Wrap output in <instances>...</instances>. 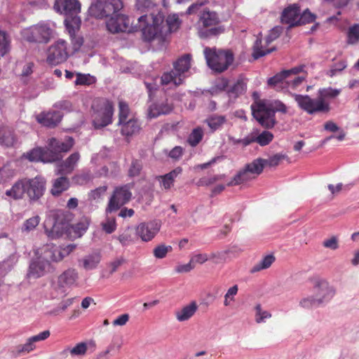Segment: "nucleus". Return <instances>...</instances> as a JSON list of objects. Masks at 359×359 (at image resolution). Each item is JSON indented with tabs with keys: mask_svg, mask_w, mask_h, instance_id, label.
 <instances>
[{
	"mask_svg": "<svg viewBox=\"0 0 359 359\" xmlns=\"http://www.w3.org/2000/svg\"><path fill=\"white\" fill-rule=\"evenodd\" d=\"M265 166V159L262 158H256L245 165L252 175H260Z\"/></svg>",
	"mask_w": 359,
	"mask_h": 359,
	"instance_id": "a19ab883",
	"label": "nucleus"
},
{
	"mask_svg": "<svg viewBox=\"0 0 359 359\" xmlns=\"http://www.w3.org/2000/svg\"><path fill=\"white\" fill-rule=\"evenodd\" d=\"M203 130L201 127H197L191 132L189 134L187 142L191 147L197 146L203 137Z\"/></svg>",
	"mask_w": 359,
	"mask_h": 359,
	"instance_id": "37998d69",
	"label": "nucleus"
},
{
	"mask_svg": "<svg viewBox=\"0 0 359 359\" xmlns=\"http://www.w3.org/2000/svg\"><path fill=\"white\" fill-rule=\"evenodd\" d=\"M129 19L126 15L111 13V16L106 21L107 30L111 34L124 32L129 26Z\"/></svg>",
	"mask_w": 359,
	"mask_h": 359,
	"instance_id": "aec40b11",
	"label": "nucleus"
},
{
	"mask_svg": "<svg viewBox=\"0 0 359 359\" xmlns=\"http://www.w3.org/2000/svg\"><path fill=\"white\" fill-rule=\"evenodd\" d=\"M88 224L85 222H79L72 226V228L75 233L79 236H81L87 230Z\"/></svg>",
	"mask_w": 359,
	"mask_h": 359,
	"instance_id": "774afa93",
	"label": "nucleus"
},
{
	"mask_svg": "<svg viewBox=\"0 0 359 359\" xmlns=\"http://www.w3.org/2000/svg\"><path fill=\"white\" fill-rule=\"evenodd\" d=\"M339 93V90L327 88L319 89L318 96L316 99H312L307 95L294 94L292 96L301 109L309 114H314L319 112H329L330 106L329 102L325 101V98L336 97Z\"/></svg>",
	"mask_w": 359,
	"mask_h": 359,
	"instance_id": "f257e3e1",
	"label": "nucleus"
},
{
	"mask_svg": "<svg viewBox=\"0 0 359 359\" xmlns=\"http://www.w3.org/2000/svg\"><path fill=\"white\" fill-rule=\"evenodd\" d=\"M53 269V268L48 260H46L42 256H40L30 263L27 277L38 278L44 276L46 273L50 272Z\"/></svg>",
	"mask_w": 359,
	"mask_h": 359,
	"instance_id": "6ab92c4d",
	"label": "nucleus"
},
{
	"mask_svg": "<svg viewBox=\"0 0 359 359\" xmlns=\"http://www.w3.org/2000/svg\"><path fill=\"white\" fill-rule=\"evenodd\" d=\"M23 38L29 42L47 43L50 38L51 29L44 23H39L25 29L22 32Z\"/></svg>",
	"mask_w": 359,
	"mask_h": 359,
	"instance_id": "f8f14e48",
	"label": "nucleus"
},
{
	"mask_svg": "<svg viewBox=\"0 0 359 359\" xmlns=\"http://www.w3.org/2000/svg\"><path fill=\"white\" fill-rule=\"evenodd\" d=\"M11 39L8 34L0 29V59L9 53Z\"/></svg>",
	"mask_w": 359,
	"mask_h": 359,
	"instance_id": "ea45409f",
	"label": "nucleus"
},
{
	"mask_svg": "<svg viewBox=\"0 0 359 359\" xmlns=\"http://www.w3.org/2000/svg\"><path fill=\"white\" fill-rule=\"evenodd\" d=\"M102 230L107 233H111L116 229V222L114 217H107L101 223Z\"/></svg>",
	"mask_w": 359,
	"mask_h": 359,
	"instance_id": "de8ad7c7",
	"label": "nucleus"
},
{
	"mask_svg": "<svg viewBox=\"0 0 359 359\" xmlns=\"http://www.w3.org/2000/svg\"><path fill=\"white\" fill-rule=\"evenodd\" d=\"M69 224L65 219L62 212H57L53 214V218L49 217L44 222L45 232L47 236L51 239L61 237L69 230Z\"/></svg>",
	"mask_w": 359,
	"mask_h": 359,
	"instance_id": "1a4fd4ad",
	"label": "nucleus"
},
{
	"mask_svg": "<svg viewBox=\"0 0 359 359\" xmlns=\"http://www.w3.org/2000/svg\"><path fill=\"white\" fill-rule=\"evenodd\" d=\"M96 349V343L95 341H90L88 343L80 342L77 344L72 348H65L61 352V355H67L68 353L72 356H83L86 355L88 350L91 353L94 352Z\"/></svg>",
	"mask_w": 359,
	"mask_h": 359,
	"instance_id": "393cba45",
	"label": "nucleus"
},
{
	"mask_svg": "<svg viewBox=\"0 0 359 359\" xmlns=\"http://www.w3.org/2000/svg\"><path fill=\"white\" fill-rule=\"evenodd\" d=\"M138 21L145 41H151L161 36V26L163 22V18L160 13L156 15L154 13L143 15L138 18Z\"/></svg>",
	"mask_w": 359,
	"mask_h": 359,
	"instance_id": "0eeeda50",
	"label": "nucleus"
},
{
	"mask_svg": "<svg viewBox=\"0 0 359 359\" xmlns=\"http://www.w3.org/2000/svg\"><path fill=\"white\" fill-rule=\"evenodd\" d=\"M48 151L46 149L37 147L32 149L25 154V156L29 161H43V162H54L56 156L53 155L50 157Z\"/></svg>",
	"mask_w": 359,
	"mask_h": 359,
	"instance_id": "bb28decb",
	"label": "nucleus"
},
{
	"mask_svg": "<svg viewBox=\"0 0 359 359\" xmlns=\"http://www.w3.org/2000/svg\"><path fill=\"white\" fill-rule=\"evenodd\" d=\"M252 116L259 123L266 128H271L276 123L275 112L286 114L287 108L281 101L276 100L271 104H266L265 100L255 101L251 105Z\"/></svg>",
	"mask_w": 359,
	"mask_h": 359,
	"instance_id": "7ed1b4c3",
	"label": "nucleus"
},
{
	"mask_svg": "<svg viewBox=\"0 0 359 359\" xmlns=\"http://www.w3.org/2000/svg\"><path fill=\"white\" fill-rule=\"evenodd\" d=\"M299 12L300 8L296 4L287 7L282 13V22L288 25L290 27L299 26Z\"/></svg>",
	"mask_w": 359,
	"mask_h": 359,
	"instance_id": "b1692460",
	"label": "nucleus"
},
{
	"mask_svg": "<svg viewBox=\"0 0 359 359\" xmlns=\"http://www.w3.org/2000/svg\"><path fill=\"white\" fill-rule=\"evenodd\" d=\"M205 122L212 131H215L226 122V118L224 116L214 115L207 118Z\"/></svg>",
	"mask_w": 359,
	"mask_h": 359,
	"instance_id": "c03bdc74",
	"label": "nucleus"
},
{
	"mask_svg": "<svg viewBox=\"0 0 359 359\" xmlns=\"http://www.w3.org/2000/svg\"><path fill=\"white\" fill-rule=\"evenodd\" d=\"M359 42V24H355L348 28L347 32V43L356 44Z\"/></svg>",
	"mask_w": 359,
	"mask_h": 359,
	"instance_id": "a18cd8bd",
	"label": "nucleus"
},
{
	"mask_svg": "<svg viewBox=\"0 0 359 359\" xmlns=\"http://www.w3.org/2000/svg\"><path fill=\"white\" fill-rule=\"evenodd\" d=\"M68 57L67 43L63 39L55 41L47 50L46 62L50 65L65 62Z\"/></svg>",
	"mask_w": 359,
	"mask_h": 359,
	"instance_id": "ddd939ff",
	"label": "nucleus"
},
{
	"mask_svg": "<svg viewBox=\"0 0 359 359\" xmlns=\"http://www.w3.org/2000/svg\"><path fill=\"white\" fill-rule=\"evenodd\" d=\"M275 259V257L272 255H266L259 262L252 266L250 269V272L254 273L269 268L274 262Z\"/></svg>",
	"mask_w": 359,
	"mask_h": 359,
	"instance_id": "58836bf2",
	"label": "nucleus"
},
{
	"mask_svg": "<svg viewBox=\"0 0 359 359\" xmlns=\"http://www.w3.org/2000/svg\"><path fill=\"white\" fill-rule=\"evenodd\" d=\"M273 135L271 132L264 131L255 139V142L261 146H266L273 140Z\"/></svg>",
	"mask_w": 359,
	"mask_h": 359,
	"instance_id": "8fccbe9b",
	"label": "nucleus"
},
{
	"mask_svg": "<svg viewBox=\"0 0 359 359\" xmlns=\"http://www.w3.org/2000/svg\"><path fill=\"white\" fill-rule=\"evenodd\" d=\"M79 158L80 154L79 152L72 154L60 165L59 172L60 174H70L74 170Z\"/></svg>",
	"mask_w": 359,
	"mask_h": 359,
	"instance_id": "2f4dec72",
	"label": "nucleus"
},
{
	"mask_svg": "<svg viewBox=\"0 0 359 359\" xmlns=\"http://www.w3.org/2000/svg\"><path fill=\"white\" fill-rule=\"evenodd\" d=\"M304 65L294 67L290 69L283 70L267 81L268 86L276 91L288 92L296 90L303 83L306 76H298L302 72Z\"/></svg>",
	"mask_w": 359,
	"mask_h": 359,
	"instance_id": "f03ea898",
	"label": "nucleus"
},
{
	"mask_svg": "<svg viewBox=\"0 0 359 359\" xmlns=\"http://www.w3.org/2000/svg\"><path fill=\"white\" fill-rule=\"evenodd\" d=\"M238 291V287L237 285H234L231 287L224 295V305L228 306L230 305L231 302L235 300L234 297L237 294Z\"/></svg>",
	"mask_w": 359,
	"mask_h": 359,
	"instance_id": "4d7b16f0",
	"label": "nucleus"
},
{
	"mask_svg": "<svg viewBox=\"0 0 359 359\" xmlns=\"http://www.w3.org/2000/svg\"><path fill=\"white\" fill-rule=\"evenodd\" d=\"M101 253L95 252L86 255L79 262H82V266L86 270H93L97 268L101 261Z\"/></svg>",
	"mask_w": 359,
	"mask_h": 359,
	"instance_id": "473e14b6",
	"label": "nucleus"
},
{
	"mask_svg": "<svg viewBox=\"0 0 359 359\" xmlns=\"http://www.w3.org/2000/svg\"><path fill=\"white\" fill-rule=\"evenodd\" d=\"M74 140L72 137H67L64 142L51 137L48 140V155L50 157L55 155L56 156L55 161L60 159V153L69 151L74 146Z\"/></svg>",
	"mask_w": 359,
	"mask_h": 359,
	"instance_id": "a211bd4d",
	"label": "nucleus"
},
{
	"mask_svg": "<svg viewBox=\"0 0 359 359\" xmlns=\"http://www.w3.org/2000/svg\"><path fill=\"white\" fill-rule=\"evenodd\" d=\"M160 228V224L155 221L141 223L137 226L136 233L143 241L148 242L156 236Z\"/></svg>",
	"mask_w": 359,
	"mask_h": 359,
	"instance_id": "412c9836",
	"label": "nucleus"
},
{
	"mask_svg": "<svg viewBox=\"0 0 359 359\" xmlns=\"http://www.w3.org/2000/svg\"><path fill=\"white\" fill-rule=\"evenodd\" d=\"M155 5L154 0H136L135 6L141 12L149 11Z\"/></svg>",
	"mask_w": 359,
	"mask_h": 359,
	"instance_id": "052dcab7",
	"label": "nucleus"
},
{
	"mask_svg": "<svg viewBox=\"0 0 359 359\" xmlns=\"http://www.w3.org/2000/svg\"><path fill=\"white\" fill-rule=\"evenodd\" d=\"M63 114L57 111H43L36 116L38 123L43 126L55 128L62 120Z\"/></svg>",
	"mask_w": 359,
	"mask_h": 359,
	"instance_id": "5701e85b",
	"label": "nucleus"
},
{
	"mask_svg": "<svg viewBox=\"0 0 359 359\" xmlns=\"http://www.w3.org/2000/svg\"><path fill=\"white\" fill-rule=\"evenodd\" d=\"M217 13L208 8L201 11L197 22L198 34L201 39H210L224 32V29L219 25Z\"/></svg>",
	"mask_w": 359,
	"mask_h": 359,
	"instance_id": "20e7f679",
	"label": "nucleus"
},
{
	"mask_svg": "<svg viewBox=\"0 0 359 359\" xmlns=\"http://www.w3.org/2000/svg\"><path fill=\"white\" fill-rule=\"evenodd\" d=\"M316 18V15L311 13L309 9H306L302 14L299 13V26L302 25L311 23L315 21Z\"/></svg>",
	"mask_w": 359,
	"mask_h": 359,
	"instance_id": "3c124183",
	"label": "nucleus"
},
{
	"mask_svg": "<svg viewBox=\"0 0 359 359\" xmlns=\"http://www.w3.org/2000/svg\"><path fill=\"white\" fill-rule=\"evenodd\" d=\"M323 245L331 250H337L339 248L338 239L336 236H332L331 238L326 239L323 241Z\"/></svg>",
	"mask_w": 359,
	"mask_h": 359,
	"instance_id": "338daca9",
	"label": "nucleus"
},
{
	"mask_svg": "<svg viewBox=\"0 0 359 359\" xmlns=\"http://www.w3.org/2000/svg\"><path fill=\"white\" fill-rule=\"evenodd\" d=\"M121 126V133L123 136L131 137L139 133L141 130L140 124L137 119L132 118L125 121Z\"/></svg>",
	"mask_w": 359,
	"mask_h": 359,
	"instance_id": "cd10ccee",
	"label": "nucleus"
},
{
	"mask_svg": "<svg viewBox=\"0 0 359 359\" xmlns=\"http://www.w3.org/2000/svg\"><path fill=\"white\" fill-rule=\"evenodd\" d=\"M129 114H130V109H129L128 104L123 101H120L118 102V123H122L125 121L128 120Z\"/></svg>",
	"mask_w": 359,
	"mask_h": 359,
	"instance_id": "49530a36",
	"label": "nucleus"
},
{
	"mask_svg": "<svg viewBox=\"0 0 359 359\" xmlns=\"http://www.w3.org/2000/svg\"><path fill=\"white\" fill-rule=\"evenodd\" d=\"M172 250L170 245H160L156 246L154 250V256L157 259H163L166 257L168 252Z\"/></svg>",
	"mask_w": 359,
	"mask_h": 359,
	"instance_id": "5fc2aeb1",
	"label": "nucleus"
},
{
	"mask_svg": "<svg viewBox=\"0 0 359 359\" xmlns=\"http://www.w3.org/2000/svg\"><path fill=\"white\" fill-rule=\"evenodd\" d=\"M107 189V186H102V187L96 188L94 190H92L88 194L89 200L95 201V200H97V199L100 198L104 194Z\"/></svg>",
	"mask_w": 359,
	"mask_h": 359,
	"instance_id": "e2e57ef3",
	"label": "nucleus"
},
{
	"mask_svg": "<svg viewBox=\"0 0 359 359\" xmlns=\"http://www.w3.org/2000/svg\"><path fill=\"white\" fill-rule=\"evenodd\" d=\"M173 109V105L168 100H162L150 105L148 109V116L150 118H156L163 114H168Z\"/></svg>",
	"mask_w": 359,
	"mask_h": 359,
	"instance_id": "a878e982",
	"label": "nucleus"
},
{
	"mask_svg": "<svg viewBox=\"0 0 359 359\" xmlns=\"http://www.w3.org/2000/svg\"><path fill=\"white\" fill-rule=\"evenodd\" d=\"M40 217L36 215L27 219L23 224L22 229L26 231L34 230L39 224Z\"/></svg>",
	"mask_w": 359,
	"mask_h": 359,
	"instance_id": "13d9d810",
	"label": "nucleus"
},
{
	"mask_svg": "<svg viewBox=\"0 0 359 359\" xmlns=\"http://www.w3.org/2000/svg\"><path fill=\"white\" fill-rule=\"evenodd\" d=\"M182 169L177 167L170 172L157 177V180L160 182L161 187L165 190L170 189L173 185L175 179L182 173Z\"/></svg>",
	"mask_w": 359,
	"mask_h": 359,
	"instance_id": "c756f323",
	"label": "nucleus"
},
{
	"mask_svg": "<svg viewBox=\"0 0 359 359\" xmlns=\"http://www.w3.org/2000/svg\"><path fill=\"white\" fill-rule=\"evenodd\" d=\"M287 158V156L283 154H276L270 156L268 159H265V165L269 167H276L278 165L280 162Z\"/></svg>",
	"mask_w": 359,
	"mask_h": 359,
	"instance_id": "603ef678",
	"label": "nucleus"
},
{
	"mask_svg": "<svg viewBox=\"0 0 359 359\" xmlns=\"http://www.w3.org/2000/svg\"><path fill=\"white\" fill-rule=\"evenodd\" d=\"M26 184V194L31 201L39 200L46 190V180L41 176L34 178H25Z\"/></svg>",
	"mask_w": 359,
	"mask_h": 359,
	"instance_id": "f3484780",
	"label": "nucleus"
},
{
	"mask_svg": "<svg viewBox=\"0 0 359 359\" xmlns=\"http://www.w3.org/2000/svg\"><path fill=\"white\" fill-rule=\"evenodd\" d=\"M132 188L133 185L130 184L115 187L106 208V213L117 211L127 204L132 198Z\"/></svg>",
	"mask_w": 359,
	"mask_h": 359,
	"instance_id": "9b49d317",
	"label": "nucleus"
},
{
	"mask_svg": "<svg viewBox=\"0 0 359 359\" xmlns=\"http://www.w3.org/2000/svg\"><path fill=\"white\" fill-rule=\"evenodd\" d=\"M255 311V321L257 323L264 322L266 319L271 317V314L269 311L262 310L260 304L256 305Z\"/></svg>",
	"mask_w": 359,
	"mask_h": 359,
	"instance_id": "864d4df0",
	"label": "nucleus"
},
{
	"mask_svg": "<svg viewBox=\"0 0 359 359\" xmlns=\"http://www.w3.org/2000/svg\"><path fill=\"white\" fill-rule=\"evenodd\" d=\"M67 22L68 24L67 25H65V27L69 34L73 49L76 51L81 47L83 43V38L76 34V32H79L80 29L81 21L77 18H74L70 20L69 22Z\"/></svg>",
	"mask_w": 359,
	"mask_h": 359,
	"instance_id": "4be33fe9",
	"label": "nucleus"
},
{
	"mask_svg": "<svg viewBox=\"0 0 359 359\" xmlns=\"http://www.w3.org/2000/svg\"><path fill=\"white\" fill-rule=\"evenodd\" d=\"M25 194L26 184L25 178L16 181L11 188L6 191V195L13 200H20L23 198Z\"/></svg>",
	"mask_w": 359,
	"mask_h": 359,
	"instance_id": "c85d7f7f",
	"label": "nucleus"
},
{
	"mask_svg": "<svg viewBox=\"0 0 359 359\" xmlns=\"http://www.w3.org/2000/svg\"><path fill=\"white\" fill-rule=\"evenodd\" d=\"M93 124L95 128H102L112 123L114 106L111 102L102 100L93 106Z\"/></svg>",
	"mask_w": 359,
	"mask_h": 359,
	"instance_id": "6e6552de",
	"label": "nucleus"
},
{
	"mask_svg": "<svg viewBox=\"0 0 359 359\" xmlns=\"http://www.w3.org/2000/svg\"><path fill=\"white\" fill-rule=\"evenodd\" d=\"M125 262V259L123 257H120L109 262L107 266L109 269V274H113L114 272H116L119 266L124 264Z\"/></svg>",
	"mask_w": 359,
	"mask_h": 359,
	"instance_id": "680f3d73",
	"label": "nucleus"
},
{
	"mask_svg": "<svg viewBox=\"0 0 359 359\" xmlns=\"http://www.w3.org/2000/svg\"><path fill=\"white\" fill-rule=\"evenodd\" d=\"M317 298L313 297L303 299L300 302L302 307L310 309L320 304L324 299L332 296V290L329 288L328 283L325 280H318L315 283Z\"/></svg>",
	"mask_w": 359,
	"mask_h": 359,
	"instance_id": "2eb2a0df",
	"label": "nucleus"
},
{
	"mask_svg": "<svg viewBox=\"0 0 359 359\" xmlns=\"http://www.w3.org/2000/svg\"><path fill=\"white\" fill-rule=\"evenodd\" d=\"M69 181L66 177L57 178L53 184L50 193L55 196H60L63 191L68 189Z\"/></svg>",
	"mask_w": 359,
	"mask_h": 359,
	"instance_id": "e433bc0d",
	"label": "nucleus"
},
{
	"mask_svg": "<svg viewBox=\"0 0 359 359\" xmlns=\"http://www.w3.org/2000/svg\"><path fill=\"white\" fill-rule=\"evenodd\" d=\"M224 175H214L212 177H203L201 178L196 183L198 187L209 186L214 184L217 181L222 180Z\"/></svg>",
	"mask_w": 359,
	"mask_h": 359,
	"instance_id": "6e6d98bb",
	"label": "nucleus"
},
{
	"mask_svg": "<svg viewBox=\"0 0 359 359\" xmlns=\"http://www.w3.org/2000/svg\"><path fill=\"white\" fill-rule=\"evenodd\" d=\"M79 278V274L76 269H68L61 273L57 278L58 285L60 287H67L74 285Z\"/></svg>",
	"mask_w": 359,
	"mask_h": 359,
	"instance_id": "7c9ffc66",
	"label": "nucleus"
},
{
	"mask_svg": "<svg viewBox=\"0 0 359 359\" xmlns=\"http://www.w3.org/2000/svg\"><path fill=\"white\" fill-rule=\"evenodd\" d=\"M203 53L208 66L218 73L226 71L234 60L231 50H217L205 47Z\"/></svg>",
	"mask_w": 359,
	"mask_h": 359,
	"instance_id": "39448f33",
	"label": "nucleus"
},
{
	"mask_svg": "<svg viewBox=\"0 0 359 359\" xmlns=\"http://www.w3.org/2000/svg\"><path fill=\"white\" fill-rule=\"evenodd\" d=\"M54 8L57 13L66 15L65 25L74 18L81 20L78 16L81 11V4L78 0H55Z\"/></svg>",
	"mask_w": 359,
	"mask_h": 359,
	"instance_id": "4468645a",
	"label": "nucleus"
},
{
	"mask_svg": "<svg viewBox=\"0 0 359 359\" xmlns=\"http://www.w3.org/2000/svg\"><path fill=\"white\" fill-rule=\"evenodd\" d=\"M142 170V164L137 160H134L132 161L131 165L128 170V175L130 177H135L140 175V171Z\"/></svg>",
	"mask_w": 359,
	"mask_h": 359,
	"instance_id": "69168bd1",
	"label": "nucleus"
},
{
	"mask_svg": "<svg viewBox=\"0 0 359 359\" xmlns=\"http://www.w3.org/2000/svg\"><path fill=\"white\" fill-rule=\"evenodd\" d=\"M191 55L185 54L178 58L173 63V69L170 72H165L161 78L162 85L172 84L177 87L183 83L185 79V73L189 71L191 67Z\"/></svg>",
	"mask_w": 359,
	"mask_h": 359,
	"instance_id": "423d86ee",
	"label": "nucleus"
},
{
	"mask_svg": "<svg viewBox=\"0 0 359 359\" xmlns=\"http://www.w3.org/2000/svg\"><path fill=\"white\" fill-rule=\"evenodd\" d=\"M275 50V48H264L262 45V41L260 39L257 38L253 46L252 57L255 60H257Z\"/></svg>",
	"mask_w": 359,
	"mask_h": 359,
	"instance_id": "4c0bfd02",
	"label": "nucleus"
},
{
	"mask_svg": "<svg viewBox=\"0 0 359 359\" xmlns=\"http://www.w3.org/2000/svg\"><path fill=\"white\" fill-rule=\"evenodd\" d=\"M280 33H281L280 28L275 27V28L272 29L265 39V45L268 46L271 42H273L276 39H278L279 37Z\"/></svg>",
	"mask_w": 359,
	"mask_h": 359,
	"instance_id": "0e129e2a",
	"label": "nucleus"
},
{
	"mask_svg": "<svg viewBox=\"0 0 359 359\" xmlns=\"http://www.w3.org/2000/svg\"><path fill=\"white\" fill-rule=\"evenodd\" d=\"M76 248L75 245H68L65 248L57 247L55 245H47L43 252L42 257L48 260L50 263L58 262L62 261L65 257L68 256L74 249Z\"/></svg>",
	"mask_w": 359,
	"mask_h": 359,
	"instance_id": "dca6fc26",
	"label": "nucleus"
},
{
	"mask_svg": "<svg viewBox=\"0 0 359 359\" xmlns=\"http://www.w3.org/2000/svg\"><path fill=\"white\" fill-rule=\"evenodd\" d=\"M166 25L168 26V32H175L180 27V21L178 16L175 14L170 15L166 19Z\"/></svg>",
	"mask_w": 359,
	"mask_h": 359,
	"instance_id": "09e8293b",
	"label": "nucleus"
},
{
	"mask_svg": "<svg viewBox=\"0 0 359 359\" xmlns=\"http://www.w3.org/2000/svg\"><path fill=\"white\" fill-rule=\"evenodd\" d=\"M123 7L121 0H97L93 3L88 13L90 16L95 18L102 19L121 11Z\"/></svg>",
	"mask_w": 359,
	"mask_h": 359,
	"instance_id": "9d476101",
	"label": "nucleus"
},
{
	"mask_svg": "<svg viewBox=\"0 0 359 359\" xmlns=\"http://www.w3.org/2000/svg\"><path fill=\"white\" fill-rule=\"evenodd\" d=\"M93 78L90 74L77 73L74 83L76 86L90 85L93 83Z\"/></svg>",
	"mask_w": 359,
	"mask_h": 359,
	"instance_id": "bf43d9fd",
	"label": "nucleus"
},
{
	"mask_svg": "<svg viewBox=\"0 0 359 359\" xmlns=\"http://www.w3.org/2000/svg\"><path fill=\"white\" fill-rule=\"evenodd\" d=\"M197 309L196 303L192 302L176 312V318L180 322L187 320L194 315Z\"/></svg>",
	"mask_w": 359,
	"mask_h": 359,
	"instance_id": "f704fd0d",
	"label": "nucleus"
},
{
	"mask_svg": "<svg viewBox=\"0 0 359 359\" xmlns=\"http://www.w3.org/2000/svg\"><path fill=\"white\" fill-rule=\"evenodd\" d=\"M255 176H252L251 172L248 170V169L245 167L244 169L240 170L233 177V179L228 182L227 186L231 187V186H236L241 184H243L244 182H246L252 178H254Z\"/></svg>",
	"mask_w": 359,
	"mask_h": 359,
	"instance_id": "c9c22d12",
	"label": "nucleus"
},
{
	"mask_svg": "<svg viewBox=\"0 0 359 359\" xmlns=\"http://www.w3.org/2000/svg\"><path fill=\"white\" fill-rule=\"evenodd\" d=\"M34 348V343L30 338H28L25 344L16 346L12 353L14 356L17 357L22 354L28 353Z\"/></svg>",
	"mask_w": 359,
	"mask_h": 359,
	"instance_id": "79ce46f5",
	"label": "nucleus"
},
{
	"mask_svg": "<svg viewBox=\"0 0 359 359\" xmlns=\"http://www.w3.org/2000/svg\"><path fill=\"white\" fill-rule=\"evenodd\" d=\"M247 89V83L245 79H239L227 90V93L231 99H236L244 94Z\"/></svg>",
	"mask_w": 359,
	"mask_h": 359,
	"instance_id": "72a5a7b5",
	"label": "nucleus"
}]
</instances>
